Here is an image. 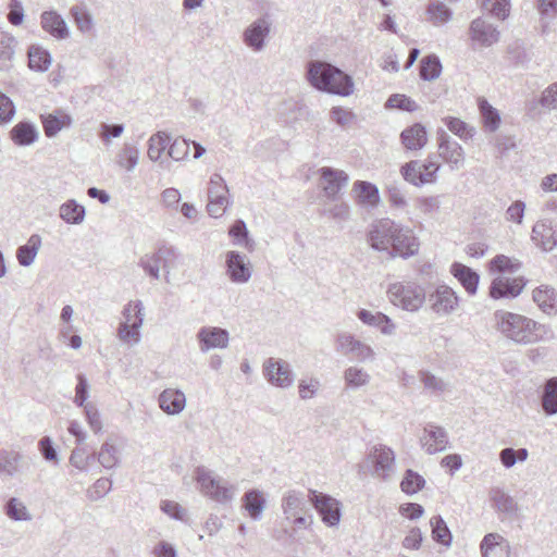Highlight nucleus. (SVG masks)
Here are the masks:
<instances>
[{
  "instance_id": "f257e3e1",
  "label": "nucleus",
  "mask_w": 557,
  "mask_h": 557,
  "mask_svg": "<svg viewBox=\"0 0 557 557\" xmlns=\"http://www.w3.org/2000/svg\"><path fill=\"white\" fill-rule=\"evenodd\" d=\"M491 325L499 336L516 345H534L554 338V332L549 325L504 309L493 312Z\"/></svg>"
},
{
  "instance_id": "f03ea898",
  "label": "nucleus",
  "mask_w": 557,
  "mask_h": 557,
  "mask_svg": "<svg viewBox=\"0 0 557 557\" xmlns=\"http://www.w3.org/2000/svg\"><path fill=\"white\" fill-rule=\"evenodd\" d=\"M306 78L315 89L348 97L354 92L352 77L329 62L312 60L307 64Z\"/></svg>"
},
{
  "instance_id": "7ed1b4c3",
  "label": "nucleus",
  "mask_w": 557,
  "mask_h": 557,
  "mask_svg": "<svg viewBox=\"0 0 557 557\" xmlns=\"http://www.w3.org/2000/svg\"><path fill=\"white\" fill-rule=\"evenodd\" d=\"M195 481L200 494L218 504L225 505L235 498L237 487L206 467L196 468Z\"/></svg>"
},
{
  "instance_id": "20e7f679",
  "label": "nucleus",
  "mask_w": 557,
  "mask_h": 557,
  "mask_svg": "<svg viewBox=\"0 0 557 557\" xmlns=\"http://www.w3.org/2000/svg\"><path fill=\"white\" fill-rule=\"evenodd\" d=\"M123 321L117 327L119 339L128 346L140 342V327L144 323L145 312L140 300L129 301L123 309Z\"/></svg>"
},
{
  "instance_id": "39448f33",
  "label": "nucleus",
  "mask_w": 557,
  "mask_h": 557,
  "mask_svg": "<svg viewBox=\"0 0 557 557\" xmlns=\"http://www.w3.org/2000/svg\"><path fill=\"white\" fill-rule=\"evenodd\" d=\"M391 302L407 311H417L425 300V292L416 281H397L388 287Z\"/></svg>"
},
{
  "instance_id": "423d86ee",
  "label": "nucleus",
  "mask_w": 557,
  "mask_h": 557,
  "mask_svg": "<svg viewBox=\"0 0 557 557\" xmlns=\"http://www.w3.org/2000/svg\"><path fill=\"white\" fill-rule=\"evenodd\" d=\"M440 168L441 164L429 156L423 163L419 160L405 163L400 169V174L406 182L420 187L434 183Z\"/></svg>"
},
{
  "instance_id": "0eeeda50",
  "label": "nucleus",
  "mask_w": 557,
  "mask_h": 557,
  "mask_svg": "<svg viewBox=\"0 0 557 557\" xmlns=\"http://www.w3.org/2000/svg\"><path fill=\"white\" fill-rule=\"evenodd\" d=\"M180 253L177 249L171 245H161L157 252L150 257L143 259V267L147 274L154 278L159 276H166L170 274V269L174 268Z\"/></svg>"
},
{
  "instance_id": "6e6552de",
  "label": "nucleus",
  "mask_w": 557,
  "mask_h": 557,
  "mask_svg": "<svg viewBox=\"0 0 557 557\" xmlns=\"http://www.w3.org/2000/svg\"><path fill=\"white\" fill-rule=\"evenodd\" d=\"M335 350L338 354L349 356L359 362H372L376 357L374 349L370 345L347 332L337 334L335 338Z\"/></svg>"
},
{
  "instance_id": "1a4fd4ad",
  "label": "nucleus",
  "mask_w": 557,
  "mask_h": 557,
  "mask_svg": "<svg viewBox=\"0 0 557 557\" xmlns=\"http://www.w3.org/2000/svg\"><path fill=\"white\" fill-rule=\"evenodd\" d=\"M372 466V476L388 481L395 473V453L383 444L374 445L367 457Z\"/></svg>"
},
{
  "instance_id": "9d476101",
  "label": "nucleus",
  "mask_w": 557,
  "mask_h": 557,
  "mask_svg": "<svg viewBox=\"0 0 557 557\" xmlns=\"http://www.w3.org/2000/svg\"><path fill=\"white\" fill-rule=\"evenodd\" d=\"M264 379L274 387L289 388L295 382V373L290 364L280 358L270 357L262 364Z\"/></svg>"
},
{
  "instance_id": "9b49d317",
  "label": "nucleus",
  "mask_w": 557,
  "mask_h": 557,
  "mask_svg": "<svg viewBox=\"0 0 557 557\" xmlns=\"http://www.w3.org/2000/svg\"><path fill=\"white\" fill-rule=\"evenodd\" d=\"M469 37L474 47L490 48L500 40V32L484 17H476L470 24Z\"/></svg>"
},
{
  "instance_id": "f8f14e48",
  "label": "nucleus",
  "mask_w": 557,
  "mask_h": 557,
  "mask_svg": "<svg viewBox=\"0 0 557 557\" xmlns=\"http://www.w3.org/2000/svg\"><path fill=\"white\" fill-rule=\"evenodd\" d=\"M398 224L389 219L374 222L368 233L370 246L379 251H389Z\"/></svg>"
},
{
  "instance_id": "ddd939ff",
  "label": "nucleus",
  "mask_w": 557,
  "mask_h": 557,
  "mask_svg": "<svg viewBox=\"0 0 557 557\" xmlns=\"http://www.w3.org/2000/svg\"><path fill=\"white\" fill-rule=\"evenodd\" d=\"M310 502L329 527H335L341 520V503L327 495L317 491H310Z\"/></svg>"
},
{
  "instance_id": "4468645a",
  "label": "nucleus",
  "mask_w": 557,
  "mask_h": 557,
  "mask_svg": "<svg viewBox=\"0 0 557 557\" xmlns=\"http://www.w3.org/2000/svg\"><path fill=\"white\" fill-rule=\"evenodd\" d=\"M438 135V156L448 164L451 171L460 170L465 165V150L445 131H440Z\"/></svg>"
},
{
  "instance_id": "2eb2a0df",
  "label": "nucleus",
  "mask_w": 557,
  "mask_h": 557,
  "mask_svg": "<svg viewBox=\"0 0 557 557\" xmlns=\"http://www.w3.org/2000/svg\"><path fill=\"white\" fill-rule=\"evenodd\" d=\"M320 182L325 197L330 200H337L342 189L345 188L349 182L348 174L338 169L323 166L319 170Z\"/></svg>"
},
{
  "instance_id": "dca6fc26",
  "label": "nucleus",
  "mask_w": 557,
  "mask_h": 557,
  "mask_svg": "<svg viewBox=\"0 0 557 557\" xmlns=\"http://www.w3.org/2000/svg\"><path fill=\"white\" fill-rule=\"evenodd\" d=\"M40 27L55 40H66L71 29L65 18L55 10H46L40 14Z\"/></svg>"
},
{
  "instance_id": "f3484780",
  "label": "nucleus",
  "mask_w": 557,
  "mask_h": 557,
  "mask_svg": "<svg viewBox=\"0 0 557 557\" xmlns=\"http://www.w3.org/2000/svg\"><path fill=\"white\" fill-rule=\"evenodd\" d=\"M419 246V240L411 230L404 228L400 225L397 226V232L394 234L391 246L392 256H398L404 259L410 258L418 253Z\"/></svg>"
},
{
  "instance_id": "a211bd4d",
  "label": "nucleus",
  "mask_w": 557,
  "mask_h": 557,
  "mask_svg": "<svg viewBox=\"0 0 557 557\" xmlns=\"http://www.w3.org/2000/svg\"><path fill=\"white\" fill-rule=\"evenodd\" d=\"M270 22L260 17L252 22L243 33L244 44L255 52H260L264 49L265 38L270 34Z\"/></svg>"
},
{
  "instance_id": "6ab92c4d",
  "label": "nucleus",
  "mask_w": 557,
  "mask_h": 557,
  "mask_svg": "<svg viewBox=\"0 0 557 557\" xmlns=\"http://www.w3.org/2000/svg\"><path fill=\"white\" fill-rule=\"evenodd\" d=\"M448 443L447 432L442 426L432 423L424 426L420 444L426 454L433 455L444 451Z\"/></svg>"
},
{
  "instance_id": "aec40b11",
  "label": "nucleus",
  "mask_w": 557,
  "mask_h": 557,
  "mask_svg": "<svg viewBox=\"0 0 557 557\" xmlns=\"http://www.w3.org/2000/svg\"><path fill=\"white\" fill-rule=\"evenodd\" d=\"M196 337L201 352L215 348H226L230 341L228 332L216 326H202Z\"/></svg>"
},
{
  "instance_id": "412c9836",
  "label": "nucleus",
  "mask_w": 557,
  "mask_h": 557,
  "mask_svg": "<svg viewBox=\"0 0 557 557\" xmlns=\"http://www.w3.org/2000/svg\"><path fill=\"white\" fill-rule=\"evenodd\" d=\"M171 136L163 131L152 134L147 141V158L158 163L161 168H169V162L163 159V153L168 151Z\"/></svg>"
},
{
  "instance_id": "4be33fe9",
  "label": "nucleus",
  "mask_w": 557,
  "mask_h": 557,
  "mask_svg": "<svg viewBox=\"0 0 557 557\" xmlns=\"http://www.w3.org/2000/svg\"><path fill=\"white\" fill-rule=\"evenodd\" d=\"M281 508L286 520L308 512V500L302 492L289 490L282 496Z\"/></svg>"
},
{
  "instance_id": "5701e85b",
  "label": "nucleus",
  "mask_w": 557,
  "mask_h": 557,
  "mask_svg": "<svg viewBox=\"0 0 557 557\" xmlns=\"http://www.w3.org/2000/svg\"><path fill=\"white\" fill-rule=\"evenodd\" d=\"M431 307L437 314H449L458 306V298L455 292L447 287L441 286L430 297Z\"/></svg>"
},
{
  "instance_id": "b1692460",
  "label": "nucleus",
  "mask_w": 557,
  "mask_h": 557,
  "mask_svg": "<svg viewBox=\"0 0 557 557\" xmlns=\"http://www.w3.org/2000/svg\"><path fill=\"white\" fill-rule=\"evenodd\" d=\"M532 242L542 250L550 251L557 245V237L548 220H540L532 227Z\"/></svg>"
},
{
  "instance_id": "393cba45",
  "label": "nucleus",
  "mask_w": 557,
  "mask_h": 557,
  "mask_svg": "<svg viewBox=\"0 0 557 557\" xmlns=\"http://www.w3.org/2000/svg\"><path fill=\"white\" fill-rule=\"evenodd\" d=\"M160 409L170 416L180 414L186 407L185 394L176 388H165L158 398Z\"/></svg>"
},
{
  "instance_id": "a878e982",
  "label": "nucleus",
  "mask_w": 557,
  "mask_h": 557,
  "mask_svg": "<svg viewBox=\"0 0 557 557\" xmlns=\"http://www.w3.org/2000/svg\"><path fill=\"white\" fill-rule=\"evenodd\" d=\"M524 286V281H492L488 293L495 300H509L518 297Z\"/></svg>"
},
{
  "instance_id": "bb28decb",
  "label": "nucleus",
  "mask_w": 557,
  "mask_h": 557,
  "mask_svg": "<svg viewBox=\"0 0 557 557\" xmlns=\"http://www.w3.org/2000/svg\"><path fill=\"white\" fill-rule=\"evenodd\" d=\"M483 557H509L508 541L498 533L486 534L481 542Z\"/></svg>"
},
{
  "instance_id": "cd10ccee",
  "label": "nucleus",
  "mask_w": 557,
  "mask_h": 557,
  "mask_svg": "<svg viewBox=\"0 0 557 557\" xmlns=\"http://www.w3.org/2000/svg\"><path fill=\"white\" fill-rule=\"evenodd\" d=\"M533 300L545 314H557V292L554 287L540 285L533 290Z\"/></svg>"
},
{
  "instance_id": "c85d7f7f",
  "label": "nucleus",
  "mask_w": 557,
  "mask_h": 557,
  "mask_svg": "<svg viewBox=\"0 0 557 557\" xmlns=\"http://www.w3.org/2000/svg\"><path fill=\"white\" fill-rule=\"evenodd\" d=\"M352 191L359 205L364 207H376L380 202V194L377 187L366 181H356Z\"/></svg>"
},
{
  "instance_id": "c756f323",
  "label": "nucleus",
  "mask_w": 557,
  "mask_h": 557,
  "mask_svg": "<svg viewBox=\"0 0 557 557\" xmlns=\"http://www.w3.org/2000/svg\"><path fill=\"white\" fill-rule=\"evenodd\" d=\"M400 139L408 150H420L428 143L426 129L422 124L416 123L401 132Z\"/></svg>"
},
{
  "instance_id": "7c9ffc66",
  "label": "nucleus",
  "mask_w": 557,
  "mask_h": 557,
  "mask_svg": "<svg viewBox=\"0 0 557 557\" xmlns=\"http://www.w3.org/2000/svg\"><path fill=\"white\" fill-rule=\"evenodd\" d=\"M140 151L138 147L132 143H124L115 154V164L131 173L139 163Z\"/></svg>"
},
{
  "instance_id": "2f4dec72",
  "label": "nucleus",
  "mask_w": 557,
  "mask_h": 557,
  "mask_svg": "<svg viewBox=\"0 0 557 557\" xmlns=\"http://www.w3.org/2000/svg\"><path fill=\"white\" fill-rule=\"evenodd\" d=\"M265 505L267 500L264 494L259 490H249L243 496V506L248 512V516L255 521L262 518Z\"/></svg>"
},
{
  "instance_id": "473e14b6",
  "label": "nucleus",
  "mask_w": 557,
  "mask_h": 557,
  "mask_svg": "<svg viewBox=\"0 0 557 557\" xmlns=\"http://www.w3.org/2000/svg\"><path fill=\"white\" fill-rule=\"evenodd\" d=\"M69 15L81 34L88 35L94 30V18L85 4H75L71 7Z\"/></svg>"
},
{
  "instance_id": "72a5a7b5",
  "label": "nucleus",
  "mask_w": 557,
  "mask_h": 557,
  "mask_svg": "<svg viewBox=\"0 0 557 557\" xmlns=\"http://www.w3.org/2000/svg\"><path fill=\"white\" fill-rule=\"evenodd\" d=\"M478 107L484 129L490 133H495L499 128L502 122L499 111L485 98L478 99Z\"/></svg>"
},
{
  "instance_id": "f704fd0d",
  "label": "nucleus",
  "mask_w": 557,
  "mask_h": 557,
  "mask_svg": "<svg viewBox=\"0 0 557 557\" xmlns=\"http://www.w3.org/2000/svg\"><path fill=\"white\" fill-rule=\"evenodd\" d=\"M28 66L35 72L44 73L52 63L50 52L39 45H32L27 51Z\"/></svg>"
},
{
  "instance_id": "c9c22d12",
  "label": "nucleus",
  "mask_w": 557,
  "mask_h": 557,
  "mask_svg": "<svg viewBox=\"0 0 557 557\" xmlns=\"http://www.w3.org/2000/svg\"><path fill=\"white\" fill-rule=\"evenodd\" d=\"M12 141L17 146H29L38 139V131L30 122H20L10 132Z\"/></svg>"
},
{
  "instance_id": "e433bc0d",
  "label": "nucleus",
  "mask_w": 557,
  "mask_h": 557,
  "mask_svg": "<svg viewBox=\"0 0 557 557\" xmlns=\"http://www.w3.org/2000/svg\"><path fill=\"white\" fill-rule=\"evenodd\" d=\"M59 215L67 224L77 225L84 222L86 210L76 200L70 199L60 206Z\"/></svg>"
},
{
  "instance_id": "4c0bfd02",
  "label": "nucleus",
  "mask_w": 557,
  "mask_h": 557,
  "mask_svg": "<svg viewBox=\"0 0 557 557\" xmlns=\"http://www.w3.org/2000/svg\"><path fill=\"white\" fill-rule=\"evenodd\" d=\"M41 246V237L33 234L25 245H22L16 250V259L22 267H29Z\"/></svg>"
},
{
  "instance_id": "58836bf2",
  "label": "nucleus",
  "mask_w": 557,
  "mask_h": 557,
  "mask_svg": "<svg viewBox=\"0 0 557 557\" xmlns=\"http://www.w3.org/2000/svg\"><path fill=\"white\" fill-rule=\"evenodd\" d=\"M343 379L347 388L359 389L366 387L370 383L371 375L359 366H350L345 369Z\"/></svg>"
},
{
  "instance_id": "ea45409f",
  "label": "nucleus",
  "mask_w": 557,
  "mask_h": 557,
  "mask_svg": "<svg viewBox=\"0 0 557 557\" xmlns=\"http://www.w3.org/2000/svg\"><path fill=\"white\" fill-rule=\"evenodd\" d=\"M41 119L47 137L55 136L62 128L70 126L72 123V117L64 112L42 115Z\"/></svg>"
},
{
  "instance_id": "a19ab883",
  "label": "nucleus",
  "mask_w": 557,
  "mask_h": 557,
  "mask_svg": "<svg viewBox=\"0 0 557 557\" xmlns=\"http://www.w3.org/2000/svg\"><path fill=\"white\" fill-rule=\"evenodd\" d=\"M208 200L224 205L228 198V187L222 175L214 173L210 176L208 186Z\"/></svg>"
},
{
  "instance_id": "79ce46f5",
  "label": "nucleus",
  "mask_w": 557,
  "mask_h": 557,
  "mask_svg": "<svg viewBox=\"0 0 557 557\" xmlns=\"http://www.w3.org/2000/svg\"><path fill=\"white\" fill-rule=\"evenodd\" d=\"M521 269V262L516 258L497 255L490 262L492 274H516Z\"/></svg>"
},
{
  "instance_id": "37998d69",
  "label": "nucleus",
  "mask_w": 557,
  "mask_h": 557,
  "mask_svg": "<svg viewBox=\"0 0 557 557\" xmlns=\"http://www.w3.org/2000/svg\"><path fill=\"white\" fill-rule=\"evenodd\" d=\"M428 21L438 26L451 20V10L440 0H430L426 8Z\"/></svg>"
},
{
  "instance_id": "c03bdc74",
  "label": "nucleus",
  "mask_w": 557,
  "mask_h": 557,
  "mask_svg": "<svg viewBox=\"0 0 557 557\" xmlns=\"http://www.w3.org/2000/svg\"><path fill=\"white\" fill-rule=\"evenodd\" d=\"M17 46L16 38L8 33H4L0 37V69L9 70L11 62L15 55V49Z\"/></svg>"
},
{
  "instance_id": "a18cd8bd",
  "label": "nucleus",
  "mask_w": 557,
  "mask_h": 557,
  "mask_svg": "<svg viewBox=\"0 0 557 557\" xmlns=\"http://www.w3.org/2000/svg\"><path fill=\"white\" fill-rule=\"evenodd\" d=\"M5 515L13 521H30L32 513L25 504L16 497H11L4 505Z\"/></svg>"
},
{
  "instance_id": "49530a36",
  "label": "nucleus",
  "mask_w": 557,
  "mask_h": 557,
  "mask_svg": "<svg viewBox=\"0 0 557 557\" xmlns=\"http://www.w3.org/2000/svg\"><path fill=\"white\" fill-rule=\"evenodd\" d=\"M227 267L231 278H250L251 276V271L245 262V258L235 251L228 253Z\"/></svg>"
},
{
  "instance_id": "de8ad7c7",
  "label": "nucleus",
  "mask_w": 557,
  "mask_h": 557,
  "mask_svg": "<svg viewBox=\"0 0 557 557\" xmlns=\"http://www.w3.org/2000/svg\"><path fill=\"white\" fill-rule=\"evenodd\" d=\"M542 407L548 416L557 413V377L546 382L542 396Z\"/></svg>"
},
{
  "instance_id": "09e8293b",
  "label": "nucleus",
  "mask_w": 557,
  "mask_h": 557,
  "mask_svg": "<svg viewBox=\"0 0 557 557\" xmlns=\"http://www.w3.org/2000/svg\"><path fill=\"white\" fill-rule=\"evenodd\" d=\"M97 460L104 469H113L120 462L117 447L106 441L98 451Z\"/></svg>"
},
{
  "instance_id": "8fccbe9b",
  "label": "nucleus",
  "mask_w": 557,
  "mask_h": 557,
  "mask_svg": "<svg viewBox=\"0 0 557 557\" xmlns=\"http://www.w3.org/2000/svg\"><path fill=\"white\" fill-rule=\"evenodd\" d=\"M432 528V537L437 543L448 547L451 545V533L441 516H434L430 519Z\"/></svg>"
},
{
  "instance_id": "3c124183",
  "label": "nucleus",
  "mask_w": 557,
  "mask_h": 557,
  "mask_svg": "<svg viewBox=\"0 0 557 557\" xmlns=\"http://www.w3.org/2000/svg\"><path fill=\"white\" fill-rule=\"evenodd\" d=\"M21 458L16 451L0 449V475L13 476L18 471Z\"/></svg>"
},
{
  "instance_id": "603ef678",
  "label": "nucleus",
  "mask_w": 557,
  "mask_h": 557,
  "mask_svg": "<svg viewBox=\"0 0 557 557\" xmlns=\"http://www.w3.org/2000/svg\"><path fill=\"white\" fill-rule=\"evenodd\" d=\"M442 73V64L440 59L430 54L421 60L420 63V77L423 81H434Z\"/></svg>"
},
{
  "instance_id": "864d4df0",
  "label": "nucleus",
  "mask_w": 557,
  "mask_h": 557,
  "mask_svg": "<svg viewBox=\"0 0 557 557\" xmlns=\"http://www.w3.org/2000/svg\"><path fill=\"white\" fill-rule=\"evenodd\" d=\"M447 128L462 140H469L474 136L475 129L458 117L444 119Z\"/></svg>"
},
{
  "instance_id": "5fc2aeb1",
  "label": "nucleus",
  "mask_w": 557,
  "mask_h": 557,
  "mask_svg": "<svg viewBox=\"0 0 557 557\" xmlns=\"http://www.w3.org/2000/svg\"><path fill=\"white\" fill-rule=\"evenodd\" d=\"M94 456L87 454L85 447L78 445L75 447L69 457V463L81 472H88Z\"/></svg>"
},
{
  "instance_id": "6e6d98bb",
  "label": "nucleus",
  "mask_w": 557,
  "mask_h": 557,
  "mask_svg": "<svg viewBox=\"0 0 557 557\" xmlns=\"http://www.w3.org/2000/svg\"><path fill=\"white\" fill-rule=\"evenodd\" d=\"M492 500L497 510L507 515H512L517 511V503L515 499L504 492L503 490L496 488L492 491Z\"/></svg>"
},
{
  "instance_id": "4d7b16f0",
  "label": "nucleus",
  "mask_w": 557,
  "mask_h": 557,
  "mask_svg": "<svg viewBox=\"0 0 557 557\" xmlns=\"http://www.w3.org/2000/svg\"><path fill=\"white\" fill-rule=\"evenodd\" d=\"M189 145L190 141L185 138H171L168 149L169 158L176 162L186 160L189 154Z\"/></svg>"
},
{
  "instance_id": "13d9d810",
  "label": "nucleus",
  "mask_w": 557,
  "mask_h": 557,
  "mask_svg": "<svg viewBox=\"0 0 557 557\" xmlns=\"http://www.w3.org/2000/svg\"><path fill=\"white\" fill-rule=\"evenodd\" d=\"M425 480L419 473L408 469L400 483L401 491L406 494H416L424 487Z\"/></svg>"
},
{
  "instance_id": "bf43d9fd",
  "label": "nucleus",
  "mask_w": 557,
  "mask_h": 557,
  "mask_svg": "<svg viewBox=\"0 0 557 557\" xmlns=\"http://www.w3.org/2000/svg\"><path fill=\"white\" fill-rule=\"evenodd\" d=\"M535 8L540 14L543 27L557 16V0H535Z\"/></svg>"
},
{
  "instance_id": "052dcab7",
  "label": "nucleus",
  "mask_w": 557,
  "mask_h": 557,
  "mask_svg": "<svg viewBox=\"0 0 557 557\" xmlns=\"http://www.w3.org/2000/svg\"><path fill=\"white\" fill-rule=\"evenodd\" d=\"M483 9L492 16L504 21L509 15L510 3L509 0H485Z\"/></svg>"
},
{
  "instance_id": "680f3d73",
  "label": "nucleus",
  "mask_w": 557,
  "mask_h": 557,
  "mask_svg": "<svg viewBox=\"0 0 557 557\" xmlns=\"http://www.w3.org/2000/svg\"><path fill=\"white\" fill-rule=\"evenodd\" d=\"M419 380L423 384L424 388L433 393H443L447 389L448 386L444 380L437 377L429 371H420Z\"/></svg>"
},
{
  "instance_id": "e2e57ef3",
  "label": "nucleus",
  "mask_w": 557,
  "mask_h": 557,
  "mask_svg": "<svg viewBox=\"0 0 557 557\" xmlns=\"http://www.w3.org/2000/svg\"><path fill=\"white\" fill-rule=\"evenodd\" d=\"M321 388V382L317 377L302 379L298 384V395L302 400L313 398Z\"/></svg>"
},
{
  "instance_id": "0e129e2a",
  "label": "nucleus",
  "mask_w": 557,
  "mask_h": 557,
  "mask_svg": "<svg viewBox=\"0 0 557 557\" xmlns=\"http://www.w3.org/2000/svg\"><path fill=\"white\" fill-rule=\"evenodd\" d=\"M386 108L391 109H400L407 112H413L418 110V104L414 100L411 98L400 95V94H394L392 95L387 101H386Z\"/></svg>"
},
{
  "instance_id": "69168bd1",
  "label": "nucleus",
  "mask_w": 557,
  "mask_h": 557,
  "mask_svg": "<svg viewBox=\"0 0 557 557\" xmlns=\"http://www.w3.org/2000/svg\"><path fill=\"white\" fill-rule=\"evenodd\" d=\"M38 449L46 461L52 462L54 465L59 463V454L50 436H44L39 440Z\"/></svg>"
},
{
  "instance_id": "338daca9",
  "label": "nucleus",
  "mask_w": 557,
  "mask_h": 557,
  "mask_svg": "<svg viewBox=\"0 0 557 557\" xmlns=\"http://www.w3.org/2000/svg\"><path fill=\"white\" fill-rule=\"evenodd\" d=\"M111 480L108 478H100L87 490V497L92 502L101 499L111 491Z\"/></svg>"
},
{
  "instance_id": "774afa93",
  "label": "nucleus",
  "mask_w": 557,
  "mask_h": 557,
  "mask_svg": "<svg viewBox=\"0 0 557 557\" xmlns=\"http://www.w3.org/2000/svg\"><path fill=\"white\" fill-rule=\"evenodd\" d=\"M540 104L547 111L557 110V83L550 84L543 90Z\"/></svg>"
}]
</instances>
